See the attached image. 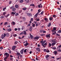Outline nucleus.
<instances>
[{"mask_svg":"<svg viewBox=\"0 0 61 61\" xmlns=\"http://www.w3.org/2000/svg\"><path fill=\"white\" fill-rule=\"evenodd\" d=\"M44 13V11H42L41 12V15H43V13Z\"/></svg>","mask_w":61,"mask_h":61,"instance_id":"obj_42","label":"nucleus"},{"mask_svg":"<svg viewBox=\"0 0 61 61\" xmlns=\"http://www.w3.org/2000/svg\"><path fill=\"white\" fill-rule=\"evenodd\" d=\"M29 0H27L26 1V2L27 3H29Z\"/></svg>","mask_w":61,"mask_h":61,"instance_id":"obj_60","label":"nucleus"},{"mask_svg":"<svg viewBox=\"0 0 61 61\" xmlns=\"http://www.w3.org/2000/svg\"><path fill=\"white\" fill-rule=\"evenodd\" d=\"M51 22H50L49 23L48 25V27H50V26H51Z\"/></svg>","mask_w":61,"mask_h":61,"instance_id":"obj_19","label":"nucleus"},{"mask_svg":"<svg viewBox=\"0 0 61 61\" xmlns=\"http://www.w3.org/2000/svg\"><path fill=\"white\" fill-rule=\"evenodd\" d=\"M23 32H22L21 33H20V35H23Z\"/></svg>","mask_w":61,"mask_h":61,"instance_id":"obj_50","label":"nucleus"},{"mask_svg":"<svg viewBox=\"0 0 61 61\" xmlns=\"http://www.w3.org/2000/svg\"><path fill=\"white\" fill-rule=\"evenodd\" d=\"M22 12V10H20L19 11V13H21Z\"/></svg>","mask_w":61,"mask_h":61,"instance_id":"obj_55","label":"nucleus"},{"mask_svg":"<svg viewBox=\"0 0 61 61\" xmlns=\"http://www.w3.org/2000/svg\"><path fill=\"white\" fill-rule=\"evenodd\" d=\"M27 15H28V16H32V14H31V13H27Z\"/></svg>","mask_w":61,"mask_h":61,"instance_id":"obj_7","label":"nucleus"},{"mask_svg":"<svg viewBox=\"0 0 61 61\" xmlns=\"http://www.w3.org/2000/svg\"><path fill=\"white\" fill-rule=\"evenodd\" d=\"M8 24V22H6L5 23L4 25H7Z\"/></svg>","mask_w":61,"mask_h":61,"instance_id":"obj_35","label":"nucleus"},{"mask_svg":"<svg viewBox=\"0 0 61 61\" xmlns=\"http://www.w3.org/2000/svg\"><path fill=\"white\" fill-rule=\"evenodd\" d=\"M47 45V43H45L44 44V46H46Z\"/></svg>","mask_w":61,"mask_h":61,"instance_id":"obj_57","label":"nucleus"},{"mask_svg":"<svg viewBox=\"0 0 61 61\" xmlns=\"http://www.w3.org/2000/svg\"><path fill=\"white\" fill-rule=\"evenodd\" d=\"M26 9H27V8H26V7H25V8H22V9L23 10H26Z\"/></svg>","mask_w":61,"mask_h":61,"instance_id":"obj_17","label":"nucleus"},{"mask_svg":"<svg viewBox=\"0 0 61 61\" xmlns=\"http://www.w3.org/2000/svg\"><path fill=\"white\" fill-rule=\"evenodd\" d=\"M23 21H25L26 19L25 18V17H23Z\"/></svg>","mask_w":61,"mask_h":61,"instance_id":"obj_24","label":"nucleus"},{"mask_svg":"<svg viewBox=\"0 0 61 61\" xmlns=\"http://www.w3.org/2000/svg\"><path fill=\"white\" fill-rule=\"evenodd\" d=\"M40 33H42V32H43V30H41L40 31Z\"/></svg>","mask_w":61,"mask_h":61,"instance_id":"obj_53","label":"nucleus"},{"mask_svg":"<svg viewBox=\"0 0 61 61\" xmlns=\"http://www.w3.org/2000/svg\"><path fill=\"white\" fill-rule=\"evenodd\" d=\"M56 31H54V33L53 32L52 33V35H55V34H56Z\"/></svg>","mask_w":61,"mask_h":61,"instance_id":"obj_36","label":"nucleus"},{"mask_svg":"<svg viewBox=\"0 0 61 61\" xmlns=\"http://www.w3.org/2000/svg\"><path fill=\"white\" fill-rule=\"evenodd\" d=\"M46 37L47 38H50V34H49L48 35H46Z\"/></svg>","mask_w":61,"mask_h":61,"instance_id":"obj_12","label":"nucleus"},{"mask_svg":"<svg viewBox=\"0 0 61 61\" xmlns=\"http://www.w3.org/2000/svg\"><path fill=\"white\" fill-rule=\"evenodd\" d=\"M6 31L8 32H10L12 31V29L11 28H9L8 29H7L6 30Z\"/></svg>","mask_w":61,"mask_h":61,"instance_id":"obj_6","label":"nucleus"},{"mask_svg":"<svg viewBox=\"0 0 61 61\" xmlns=\"http://www.w3.org/2000/svg\"><path fill=\"white\" fill-rule=\"evenodd\" d=\"M49 20H50L52 21V20H53V17H50L49 18Z\"/></svg>","mask_w":61,"mask_h":61,"instance_id":"obj_20","label":"nucleus"},{"mask_svg":"<svg viewBox=\"0 0 61 61\" xmlns=\"http://www.w3.org/2000/svg\"><path fill=\"white\" fill-rule=\"evenodd\" d=\"M15 31H17V28H15Z\"/></svg>","mask_w":61,"mask_h":61,"instance_id":"obj_61","label":"nucleus"},{"mask_svg":"<svg viewBox=\"0 0 61 61\" xmlns=\"http://www.w3.org/2000/svg\"><path fill=\"white\" fill-rule=\"evenodd\" d=\"M37 15H36H36H34V17L35 18H36L37 17Z\"/></svg>","mask_w":61,"mask_h":61,"instance_id":"obj_37","label":"nucleus"},{"mask_svg":"<svg viewBox=\"0 0 61 61\" xmlns=\"http://www.w3.org/2000/svg\"><path fill=\"white\" fill-rule=\"evenodd\" d=\"M6 7L4 8L3 10V11H5V9H6Z\"/></svg>","mask_w":61,"mask_h":61,"instance_id":"obj_48","label":"nucleus"},{"mask_svg":"<svg viewBox=\"0 0 61 61\" xmlns=\"http://www.w3.org/2000/svg\"><path fill=\"white\" fill-rule=\"evenodd\" d=\"M23 2H24V0H20V2L21 3H23Z\"/></svg>","mask_w":61,"mask_h":61,"instance_id":"obj_25","label":"nucleus"},{"mask_svg":"<svg viewBox=\"0 0 61 61\" xmlns=\"http://www.w3.org/2000/svg\"><path fill=\"white\" fill-rule=\"evenodd\" d=\"M53 53H54L55 55H56V54H57V51H55Z\"/></svg>","mask_w":61,"mask_h":61,"instance_id":"obj_11","label":"nucleus"},{"mask_svg":"<svg viewBox=\"0 0 61 61\" xmlns=\"http://www.w3.org/2000/svg\"><path fill=\"white\" fill-rule=\"evenodd\" d=\"M46 42V41H43L42 40L41 41V43L42 45V46H43L44 47H46V46H44V44Z\"/></svg>","mask_w":61,"mask_h":61,"instance_id":"obj_1","label":"nucleus"},{"mask_svg":"<svg viewBox=\"0 0 61 61\" xmlns=\"http://www.w3.org/2000/svg\"><path fill=\"white\" fill-rule=\"evenodd\" d=\"M12 1H10L9 2V5H10V4H11L12 3Z\"/></svg>","mask_w":61,"mask_h":61,"instance_id":"obj_41","label":"nucleus"},{"mask_svg":"<svg viewBox=\"0 0 61 61\" xmlns=\"http://www.w3.org/2000/svg\"><path fill=\"white\" fill-rule=\"evenodd\" d=\"M12 23H13V25H15V22H14V21L12 22Z\"/></svg>","mask_w":61,"mask_h":61,"instance_id":"obj_52","label":"nucleus"},{"mask_svg":"<svg viewBox=\"0 0 61 61\" xmlns=\"http://www.w3.org/2000/svg\"><path fill=\"white\" fill-rule=\"evenodd\" d=\"M13 36L15 37H16L17 36V35L16 34H14L13 35Z\"/></svg>","mask_w":61,"mask_h":61,"instance_id":"obj_43","label":"nucleus"},{"mask_svg":"<svg viewBox=\"0 0 61 61\" xmlns=\"http://www.w3.org/2000/svg\"><path fill=\"white\" fill-rule=\"evenodd\" d=\"M6 36L7 37H8V36H9V34L8 33H7L6 34Z\"/></svg>","mask_w":61,"mask_h":61,"instance_id":"obj_26","label":"nucleus"},{"mask_svg":"<svg viewBox=\"0 0 61 61\" xmlns=\"http://www.w3.org/2000/svg\"><path fill=\"white\" fill-rule=\"evenodd\" d=\"M56 44V41H55V42H53L51 44L52 46H54Z\"/></svg>","mask_w":61,"mask_h":61,"instance_id":"obj_3","label":"nucleus"},{"mask_svg":"<svg viewBox=\"0 0 61 61\" xmlns=\"http://www.w3.org/2000/svg\"><path fill=\"white\" fill-rule=\"evenodd\" d=\"M56 35L57 36H59L60 35L57 33H56Z\"/></svg>","mask_w":61,"mask_h":61,"instance_id":"obj_54","label":"nucleus"},{"mask_svg":"<svg viewBox=\"0 0 61 61\" xmlns=\"http://www.w3.org/2000/svg\"><path fill=\"white\" fill-rule=\"evenodd\" d=\"M58 33H61V30H59L58 31Z\"/></svg>","mask_w":61,"mask_h":61,"instance_id":"obj_32","label":"nucleus"},{"mask_svg":"<svg viewBox=\"0 0 61 61\" xmlns=\"http://www.w3.org/2000/svg\"><path fill=\"white\" fill-rule=\"evenodd\" d=\"M52 48L53 49H54V50H55V49H56V47H53Z\"/></svg>","mask_w":61,"mask_h":61,"instance_id":"obj_49","label":"nucleus"},{"mask_svg":"<svg viewBox=\"0 0 61 61\" xmlns=\"http://www.w3.org/2000/svg\"><path fill=\"white\" fill-rule=\"evenodd\" d=\"M6 36V34L4 33V34H2L1 35V39H4Z\"/></svg>","mask_w":61,"mask_h":61,"instance_id":"obj_2","label":"nucleus"},{"mask_svg":"<svg viewBox=\"0 0 61 61\" xmlns=\"http://www.w3.org/2000/svg\"><path fill=\"white\" fill-rule=\"evenodd\" d=\"M23 34L24 35H26V31H23Z\"/></svg>","mask_w":61,"mask_h":61,"instance_id":"obj_18","label":"nucleus"},{"mask_svg":"<svg viewBox=\"0 0 61 61\" xmlns=\"http://www.w3.org/2000/svg\"><path fill=\"white\" fill-rule=\"evenodd\" d=\"M49 47H51V45H52L50 43H49Z\"/></svg>","mask_w":61,"mask_h":61,"instance_id":"obj_51","label":"nucleus"},{"mask_svg":"<svg viewBox=\"0 0 61 61\" xmlns=\"http://www.w3.org/2000/svg\"><path fill=\"white\" fill-rule=\"evenodd\" d=\"M17 30L18 31H20L21 30V28H18Z\"/></svg>","mask_w":61,"mask_h":61,"instance_id":"obj_47","label":"nucleus"},{"mask_svg":"<svg viewBox=\"0 0 61 61\" xmlns=\"http://www.w3.org/2000/svg\"><path fill=\"white\" fill-rule=\"evenodd\" d=\"M46 52H47V53H49V52H50V51H49V50L47 49L46 51Z\"/></svg>","mask_w":61,"mask_h":61,"instance_id":"obj_23","label":"nucleus"},{"mask_svg":"<svg viewBox=\"0 0 61 61\" xmlns=\"http://www.w3.org/2000/svg\"><path fill=\"white\" fill-rule=\"evenodd\" d=\"M11 14H12V15H15V13H16V12H11Z\"/></svg>","mask_w":61,"mask_h":61,"instance_id":"obj_16","label":"nucleus"},{"mask_svg":"<svg viewBox=\"0 0 61 61\" xmlns=\"http://www.w3.org/2000/svg\"><path fill=\"white\" fill-rule=\"evenodd\" d=\"M15 8H13L12 9L13 11H15Z\"/></svg>","mask_w":61,"mask_h":61,"instance_id":"obj_21","label":"nucleus"},{"mask_svg":"<svg viewBox=\"0 0 61 61\" xmlns=\"http://www.w3.org/2000/svg\"><path fill=\"white\" fill-rule=\"evenodd\" d=\"M33 20V18H31L30 20V21H32Z\"/></svg>","mask_w":61,"mask_h":61,"instance_id":"obj_64","label":"nucleus"},{"mask_svg":"<svg viewBox=\"0 0 61 61\" xmlns=\"http://www.w3.org/2000/svg\"><path fill=\"white\" fill-rule=\"evenodd\" d=\"M5 14H6V12H5L3 13V15H5Z\"/></svg>","mask_w":61,"mask_h":61,"instance_id":"obj_44","label":"nucleus"},{"mask_svg":"<svg viewBox=\"0 0 61 61\" xmlns=\"http://www.w3.org/2000/svg\"><path fill=\"white\" fill-rule=\"evenodd\" d=\"M26 50H27V49H25L24 50V53H26Z\"/></svg>","mask_w":61,"mask_h":61,"instance_id":"obj_34","label":"nucleus"},{"mask_svg":"<svg viewBox=\"0 0 61 61\" xmlns=\"http://www.w3.org/2000/svg\"><path fill=\"white\" fill-rule=\"evenodd\" d=\"M16 55V56H20V55H21V54L20 53L17 52V53Z\"/></svg>","mask_w":61,"mask_h":61,"instance_id":"obj_8","label":"nucleus"},{"mask_svg":"<svg viewBox=\"0 0 61 61\" xmlns=\"http://www.w3.org/2000/svg\"><path fill=\"white\" fill-rule=\"evenodd\" d=\"M36 49L38 52H40V49H39V48H37Z\"/></svg>","mask_w":61,"mask_h":61,"instance_id":"obj_13","label":"nucleus"},{"mask_svg":"<svg viewBox=\"0 0 61 61\" xmlns=\"http://www.w3.org/2000/svg\"><path fill=\"white\" fill-rule=\"evenodd\" d=\"M30 5V6H35L34 4H31Z\"/></svg>","mask_w":61,"mask_h":61,"instance_id":"obj_29","label":"nucleus"},{"mask_svg":"<svg viewBox=\"0 0 61 61\" xmlns=\"http://www.w3.org/2000/svg\"><path fill=\"white\" fill-rule=\"evenodd\" d=\"M15 7L17 8H18L19 7V6L18 5H15Z\"/></svg>","mask_w":61,"mask_h":61,"instance_id":"obj_14","label":"nucleus"},{"mask_svg":"<svg viewBox=\"0 0 61 61\" xmlns=\"http://www.w3.org/2000/svg\"><path fill=\"white\" fill-rule=\"evenodd\" d=\"M19 15V14L18 13H16L15 14V16H17V15Z\"/></svg>","mask_w":61,"mask_h":61,"instance_id":"obj_45","label":"nucleus"},{"mask_svg":"<svg viewBox=\"0 0 61 61\" xmlns=\"http://www.w3.org/2000/svg\"><path fill=\"white\" fill-rule=\"evenodd\" d=\"M30 37H31V38L32 39H33V38H34V37H33V36H32V35H31V34L30 35Z\"/></svg>","mask_w":61,"mask_h":61,"instance_id":"obj_30","label":"nucleus"},{"mask_svg":"<svg viewBox=\"0 0 61 61\" xmlns=\"http://www.w3.org/2000/svg\"><path fill=\"white\" fill-rule=\"evenodd\" d=\"M20 52L21 54H23L24 51H23V50H21L20 51Z\"/></svg>","mask_w":61,"mask_h":61,"instance_id":"obj_15","label":"nucleus"},{"mask_svg":"<svg viewBox=\"0 0 61 61\" xmlns=\"http://www.w3.org/2000/svg\"><path fill=\"white\" fill-rule=\"evenodd\" d=\"M44 20L45 21H46L47 22H48L49 21H48V19L47 18H44Z\"/></svg>","mask_w":61,"mask_h":61,"instance_id":"obj_9","label":"nucleus"},{"mask_svg":"<svg viewBox=\"0 0 61 61\" xmlns=\"http://www.w3.org/2000/svg\"><path fill=\"white\" fill-rule=\"evenodd\" d=\"M9 16V14H8V15H7L6 16V17H8V16Z\"/></svg>","mask_w":61,"mask_h":61,"instance_id":"obj_62","label":"nucleus"},{"mask_svg":"<svg viewBox=\"0 0 61 61\" xmlns=\"http://www.w3.org/2000/svg\"><path fill=\"white\" fill-rule=\"evenodd\" d=\"M45 57H46V58H48V57H49V55H46V56Z\"/></svg>","mask_w":61,"mask_h":61,"instance_id":"obj_27","label":"nucleus"},{"mask_svg":"<svg viewBox=\"0 0 61 61\" xmlns=\"http://www.w3.org/2000/svg\"><path fill=\"white\" fill-rule=\"evenodd\" d=\"M28 45V43H26L25 44H24V45L25 46H27V45Z\"/></svg>","mask_w":61,"mask_h":61,"instance_id":"obj_31","label":"nucleus"},{"mask_svg":"<svg viewBox=\"0 0 61 61\" xmlns=\"http://www.w3.org/2000/svg\"><path fill=\"white\" fill-rule=\"evenodd\" d=\"M0 49H1V50L3 49V47H0Z\"/></svg>","mask_w":61,"mask_h":61,"instance_id":"obj_56","label":"nucleus"},{"mask_svg":"<svg viewBox=\"0 0 61 61\" xmlns=\"http://www.w3.org/2000/svg\"><path fill=\"white\" fill-rule=\"evenodd\" d=\"M4 17H5V16H2L0 17V18L2 19V18H4Z\"/></svg>","mask_w":61,"mask_h":61,"instance_id":"obj_40","label":"nucleus"},{"mask_svg":"<svg viewBox=\"0 0 61 61\" xmlns=\"http://www.w3.org/2000/svg\"><path fill=\"white\" fill-rule=\"evenodd\" d=\"M4 55L6 56L7 57H8L9 56V54H8L7 53H6L4 54Z\"/></svg>","mask_w":61,"mask_h":61,"instance_id":"obj_4","label":"nucleus"},{"mask_svg":"<svg viewBox=\"0 0 61 61\" xmlns=\"http://www.w3.org/2000/svg\"><path fill=\"white\" fill-rule=\"evenodd\" d=\"M38 11L40 13V12H41V11L39 9V10H38Z\"/></svg>","mask_w":61,"mask_h":61,"instance_id":"obj_63","label":"nucleus"},{"mask_svg":"<svg viewBox=\"0 0 61 61\" xmlns=\"http://www.w3.org/2000/svg\"><path fill=\"white\" fill-rule=\"evenodd\" d=\"M39 37H35L34 38V40L35 39H39Z\"/></svg>","mask_w":61,"mask_h":61,"instance_id":"obj_10","label":"nucleus"},{"mask_svg":"<svg viewBox=\"0 0 61 61\" xmlns=\"http://www.w3.org/2000/svg\"><path fill=\"white\" fill-rule=\"evenodd\" d=\"M5 57V58H4V60H5V61H6V59H7V57Z\"/></svg>","mask_w":61,"mask_h":61,"instance_id":"obj_28","label":"nucleus"},{"mask_svg":"<svg viewBox=\"0 0 61 61\" xmlns=\"http://www.w3.org/2000/svg\"><path fill=\"white\" fill-rule=\"evenodd\" d=\"M46 49H44V50L43 51H44V52H46Z\"/></svg>","mask_w":61,"mask_h":61,"instance_id":"obj_58","label":"nucleus"},{"mask_svg":"<svg viewBox=\"0 0 61 61\" xmlns=\"http://www.w3.org/2000/svg\"><path fill=\"white\" fill-rule=\"evenodd\" d=\"M15 48H16V46H13L12 48V50L14 51V50L15 49Z\"/></svg>","mask_w":61,"mask_h":61,"instance_id":"obj_5","label":"nucleus"},{"mask_svg":"<svg viewBox=\"0 0 61 61\" xmlns=\"http://www.w3.org/2000/svg\"><path fill=\"white\" fill-rule=\"evenodd\" d=\"M32 25L33 27H35V24L32 23Z\"/></svg>","mask_w":61,"mask_h":61,"instance_id":"obj_22","label":"nucleus"},{"mask_svg":"<svg viewBox=\"0 0 61 61\" xmlns=\"http://www.w3.org/2000/svg\"><path fill=\"white\" fill-rule=\"evenodd\" d=\"M40 19H39L38 18V19H37L36 20V21H39Z\"/></svg>","mask_w":61,"mask_h":61,"instance_id":"obj_46","label":"nucleus"},{"mask_svg":"<svg viewBox=\"0 0 61 61\" xmlns=\"http://www.w3.org/2000/svg\"><path fill=\"white\" fill-rule=\"evenodd\" d=\"M17 44V41H16L15 42L14 44H15V45H16Z\"/></svg>","mask_w":61,"mask_h":61,"instance_id":"obj_39","label":"nucleus"},{"mask_svg":"<svg viewBox=\"0 0 61 61\" xmlns=\"http://www.w3.org/2000/svg\"><path fill=\"white\" fill-rule=\"evenodd\" d=\"M38 23H37V24H36V26H38Z\"/></svg>","mask_w":61,"mask_h":61,"instance_id":"obj_59","label":"nucleus"},{"mask_svg":"<svg viewBox=\"0 0 61 61\" xmlns=\"http://www.w3.org/2000/svg\"><path fill=\"white\" fill-rule=\"evenodd\" d=\"M52 42H56V40H55V39L52 40Z\"/></svg>","mask_w":61,"mask_h":61,"instance_id":"obj_33","label":"nucleus"},{"mask_svg":"<svg viewBox=\"0 0 61 61\" xmlns=\"http://www.w3.org/2000/svg\"><path fill=\"white\" fill-rule=\"evenodd\" d=\"M56 27H54L53 28V30H54V31H56Z\"/></svg>","mask_w":61,"mask_h":61,"instance_id":"obj_38","label":"nucleus"}]
</instances>
